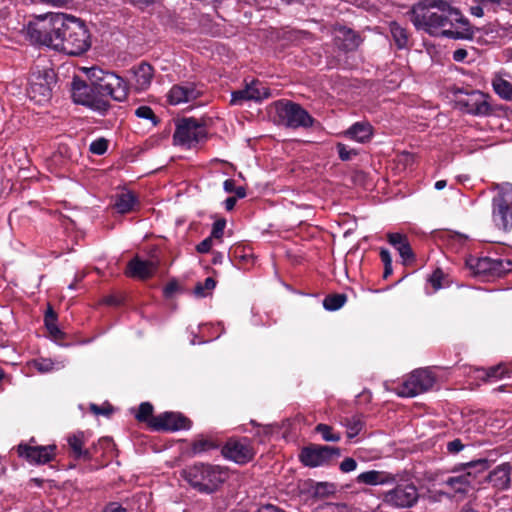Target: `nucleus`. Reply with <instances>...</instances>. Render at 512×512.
<instances>
[{"label": "nucleus", "instance_id": "22", "mask_svg": "<svg viewBox=\"0 0 512 512\" xmlns=\"http://www.w3.org/2000/svg\"><path fill=\"white\" fill-rule=\"evenodd\" d=\"M387 241L399 252L404 263L414 259V253L406 235L402 233H388Z\"/></svg>", "mask_w": 512, "mask_h": 512}, {"label": "nucleus", "instance_id": "34", "mask_svg": "<svg viewBox=\"0 0 512 512\" xmlns=\"http://www.w3.org/2000/svg\"><path fill=\"white\" fill-rule=\"evenodd\" d=\"M494 91L503 99H512V83L501 78L496 77L492 82Z\"/></svg>", "mask_w": 512, "mask_h": 512}, {"label": "nucleus", "instance_id": "61", "mask_svg": "<svg viewBox=\"0 0 512 512\" xmlns=\"http://www.w3.org/2000/svg\"><path fill=\"white\" fill-rule=\"evenodd\" d=\"M223 188L225 192L232 193L235 190V182L232 179H227L224 181Z\"/></svg>", "mask_w": 512, "mask_h": 512}, {"label": "nucleus", "instance_id": "29", "mask_svg": "<svg viewBox=\"0 0 512 512\" xmlns=\"http://www.w3.org/2000/svg\"><path fill=\"white\" fill-rule=\"evenodd\" d=\"M467 111L472 114H485L489 110V105L485 99V95L479 91H473L468 95L465 101Z\"/></svg>", "mask_w": 512, "mask_h": 512}, {"label": "nucleus", "instance_id": "31", "mask_svg": "<svg viewBox=\"0 0 512 512\" xmlns=\"http://www.w3.org/2000/svg\"><path fill=\"white\" fill-rule=\"evenodd\" d=\"M137 203L136 196L130 192L120 193L115 200V208L117 212L124 214L132 211Z\"/></svg>", "mask_w": 512, "mask_h": 512}, {"label": "nucleus", "instance_id": "58", "mask_svg": "<svg viewBox=\"0 0 512 512\" xmlns=\"http://www.w3.org/2000/svg\"><path fill=\"white\" fill-rule=\"evenodd\" d=\"M39 1L44 4L54 6V7H62L64 5H66L68 2H70L71 0H39Z\"/></svg>", "mask_w": 512, "mask_h": 512}, {"label": "nucleus", "instance_id": "62", "mask_svg": "<svg viewBox=\"0 0 512 512\" xmlns=\"http://www.w3.org/2000/svg\"><path fill=\"white\" fill-rule=\"evenodd\" d=\"M258 512H283L281 509L277 508L274 505L268 504L260 507Z\"/></svg>", "mask_w": 512, "mask_h": 512}, {"label": "nucleus", "instance_id": "15", "mask_svg": "<svg viewBox=\"0 0 512 512\" xmlns=\"http://www.w3.org/2000/svg\"><path fill=\"white\" fill-rule=\"evenodd\" d=\"M149 425L156 431H177L190 428V420L180 413L164 412L158 416L152 417Z\"/></svg>", "mask_w": 512, "mask_h": 512}, {"label": "nucleus", "instance_id": "59", "mask_svg": "<svg viewBox=\"0 0 512 512\" xmlns=\"http://www.w3.org/2000/svg\"><path fill=\"white\" fill-rule=\"evenodd\" d=\"M177 289H178V286L176 283H174V282L169 283L164 288V294H165V296L170 297L177 291Z\"/></svg>", "mask_w": 512, "mask_h": 512}, {"label": "nucleus", "instance_id": "60", "mask_svg": "<svg viewBox=\"0 0 512 512\" xmlns=\"http://www.w3.org/2000/svg\"><path fill=\"white\" fill-rule=\"evenodd\" d=\"M236 202H237V198L236 197H228L225 201H224V207L227 211H231L235 205H236Z\"/></svg>", "mask_w": 512, "mask_h": 512}, {"label": "nucleus", "instance_id": "3", "mask_svg": "<svg viewBox=\"0 0 512 512\" xmlns=\"http://www.w3.org/2000/svg\"><path fill=\"white\" fill-rule=\"evenodd\" d=\"M184 477L197 491L211 494L229 478V471L219 465L197 463L184 471Z\"/></svg>", "mask_w": 512, "mask_h": 512}, {"label": "nucleus", "instance_id": "38", "mask_svg": "<svg viewBox=\"0 0 512 512\" xmlns=\"http://www.w3.org/2000/svg\"><path fill=\"white\" fill-rule=\"evenodd\" d=\"M316 431L322 436L323 440L327 442H338L341 439L340 434L333 432L332 427L327 424H318Z\"/></svg>", "mask_w": 512, "mask_h": 512}, {"label": "nucleus", "instance_id": "1", "mask_svg": "<svg viewBox=\"0 0 512 512\" xmlns=\"http://www.w3.org/2000/svg\"><path fill=\"white\" fill-rule=\"evenodd\" d=\"M410 20L417 30L434 37L470 39L469 21L444 0H425L413 6Z\"/></svg>", "mask_w": 512, "mask_h": 512}, {"label": "nucleus", "instance_id": "23", "mask_svg": "<svg viewBox=\"0 0 512 512\" xmlns=\"http://www.w3.org/2000/svg\"><path fill=\"white\" fill-rule=\"evenodd\" d=\"M335 42L339 48L350 51L359 46L360 38L353 30L340 27L335 31Z\"/></svg>", "mask_w": 512, "mask_h": 512}, {"label": "nucleus", "instance_id": "51", "mask_svg": "<svg viewBox=\"0 0 512 512\" xmlns=\"http://www.w3.org/2000/svg\"><path fill=\"white\" fill-rule=\"evenodd\" d=\"M212 245H213V238L209 236L197 245V251L199 253H207L210 251Z\"/></svg>", "mask_w": 512, "mask_h": 512}, {"label": "nucleus", "instance_id": "25", "mask_svg": "<svg viewBox=\"0 0 512 512\" xmlns=\"http://www.w3.org/2000/svg\"><path fill=\"white\" fill-rule=\"evenodd\" d=\"M475 476L466 471L459 475L451 476L445 481V485L456 493L466 494L472 486Z\"/></svg>", "mask_w": 512, "mask_h": 512}, {"label": "nucleus", "instance_id": "5", "mask_svg": "<svg viewBox=\"0 0 512 512\" xmlns=\"http://www.w3.org/2000/svg\"><path fill=\"white\" fill-rule=\"evenodd\" d=\"M89 86H94L103 94H108L116 101L126 99L128 87L123 78L113 72L104 71L98 67L87 69Z\"/></svg>", "mask_w": 512, "mask_h": 512}, {"label": "nucleus", "instance_id": "53", "mask_svg": "<svg viewBox=\"0 0 512 512\" xmlns=\"http://www.w3.org/2000/svg\"><path fill=\"white\" fill-rule=\"evenodd\" d=\"M484 9L485 7L483 5L479 3H474L473 5L470 6V13L476 17H483Z\"/></svg>", "mask_w": 512, "mask_h": 512}, {"label": "nucleus", "instance_id": "42", "mask_svg": "<svg viewBox=\"0 0 512 512\" xmlns=\"http://www.w3.org/2000/svg\"><path fill=\"white\" fill-rule=\"evenodd\" d=\"M135 115L139 118L150 120L153 125L157 124V118L152 111V109L148 106H140L135 110Z\"/></svg>", "mask_w": 512, "mask_h": 512}, {"label": "nucleus", "instance_id": "26", "mask_svg": "<svg viewBox=\"0 0 512 512\" xmlns=\"http://www.w3.org/2000/svg\"><path fill=\"white\" fill-rule=\"evenodd\" d=\"M344 135L356 142L365 143L371 139L373 130L368 122H356L345 131Z\"/></svg>", "mask_w": 512, "mask_h": 512}, {"label": "nucleus", "instance_id": "63", "mask_svg": "<svg viewBox=\"0 0 512 512\" xmlns=\"http://www.w3.org/2000/svg\"><path fill=\"white\" fill-rule=\"evenodd\" d=\"M234 193L236 194L237 198H244L246 196V190L244 187H235Z\"/></svg>", "mask_w": 512, "mask_h": 512}, {"label": "nucleus", "instance_id": "37", "mask_svg": "<svg viewBox=\"0 0 512 512\" xmlns=\"http://www.w3.org/2000/svg\"><path fill=\"white\" fill-rule=\"evenodd\" d=\"M216 286V282L212 277L205 279L203 283H198L194 288V295L198 298H204L211 294Z\"/></svg>", "mask_w": 512, "mask_h": 512}, {"label": "nucleus", "instance_id": "40", "mask_svg": "<svg viewBox=\"0 0 512 512\" xmlns=\"http://www.w3.org/2000/svg\"><path fill=\"white\" fill-rule=\"evenodd\" d=\"M444 278V274L440 269L435 270L428 278V284L431 285L432 290L426 287V293L431 294L443 287L441 281Z\"/></svg>", "mask_w": 512, "mask_h": 512}, {"label": "nucleus", "instance_id": "2", "mask_svg": "<svg viewBox=\"0 0 512 512\" xmlns=\"http://www.w3.org/2000/svg\"><path fill=\"white\" fill-rule=\"evenodd\" d=\"M68 17L64 13L39 15L28 24L27 35L33 43L55 49L54 39L61 38L60 34L65 32Z\"/></svg>", "mask_w": 512, "mask_h": 512}, {"label": "nucleus", "instance_id": "24", "mask_svg": "<svg viewBox=\"0 0 512 512\" xmlns=\"http://www.w3.org/2000/svg\"><path fill=\"white\" fill-rule=\"evenodd\" d=\"M395 481L396 478L393 474L376 470L366 471L357 476L358 483L367 485H384Z\"/></svg>", "mask_w": 512, "mask_h": 512}, {"label": "nucleus", "instance_id": "13", "mask_svg": "<svg viewBox=\"0 0 512 512\" xmlns=\"http://www.w3.org/2000/svg\"><path fill=\"white\" fill-rule=\"evenodd\" d=\"M467 265L476 275L501 277L502 275L512 271V261L502 258H469Z\"/></svg>", "mask_w": 512, "mask_h": 512}, {"label": "nucleus", "instance_id": "11", "mask_svg": "<svg viewBox=\"0 0 512 512\" xmlns=\"http://www.w3.org/2000/svg\"><path fill=\"white\" fill-rule=\"evenodd\" d=\"M340 455V449L337 447L310 445L301 450L299 459L304 466L315 468L330 465Z\"/></svg>", "mask_w": 512, "mask_h": 512}, {"label": "nucleus", "instance_id": "33", "mask_svg": "<svg viewBox=\"0 0 512 512\" xmlns=\"http://www.w3.org/2000/svg\"><path fill=\"white\" fill-rule=\"evenodd\" d=\"M390 33L392 38L399 49H404L408 46L409 35L407 30L399 25L397 22L390 24Z\"/></svg>", "mask_w": 512, "mask_h": 512}, {"label": "nucleus", "instance_id": "64", "mask_svg": "<svg viewBox=\"0 0 512 512\" xmlns=\"http://www.w3.org/2000/svg\"><path fill=\"white\" fill-rule=\"evenodd\" d=\"M446 184L447 183L445 180H439L435 183V189L442 190L446 186Z\"/></svg>", "mask_w": 512, "mask_h": 512}, {"label": "nucleus", "instance_id": "41", "mask_svg": "<svg viewBox=\"0 0 512 512\" xmlns=\"http://www.w3.org/2000/svg\"><path fill=\"white\" fill-rule=\"evenodd\" d=\"M153 406L149 402H143L140 404L136 418L139 421H150L152 418Z\"/></svg>", "mask_w": 512, "mask_h": 512}, {"label": "nucleus", "instance_id": "48", "mask_svg": "<svg viewBox=\"0 0 512 512\" xmlns=\"http://www.w3.org/2000/svg\"><path fill=\"white\" fill-rule=\"evenodd\" d=\"M337 150L340 159L343 161L350 160L352 156L356 154L354 150L349 149L346 145L341 143L337 144Z\"/></svg>", "mask_w": 512, "mask_h": 512}, {"label": "nucleus", "instance_id": "56", "mask_svg": "<svg viewBox=\"0 0 512 512\" xmlns=\"http://www.w3.org/2000/svg\"><path fill=\"white\" fill-rule=\"evenodd\" d=\"M467 51L465 49H457L453 52V60L456 62H462L467 57Z\"/></svg>", "mask_w": 512, "mask_h": 512}, {"label": "nucleus", "instance_id": "18", "mask_svg": "<svg viewBox=\"0 0 512 512\" xmlns=\"http://www.w3.org/2000/svg\"><path fill=\"white\" fill-rule=\"evenodd\" d=\"M224 456L238 464H245L254 457L253 448L248 439L228 442L223 449Z\"/></svg>", "mask_w": 512, "mask_h": 512}, {"label": "nucleus", "instance_id": "27", "mask_svg": "<svg viewBox=\"0 0 512 512\" xmlns=\"http://www.w3.org/2000/svg\"><path fill=\"white\" fill-rule=\"evenodd\" d=\"M489 482L498 489H506L510 484V465L501 464L489 474Z\"/></svg>", "mask_w": 512, "mask_h": 512}, {"label": "nucleus", "instance_id": "19", "mask_svg": "<svg viewBox=\"0 0 512 512\" xmlns=\"http://www.w3.org/2000/svg\"><path fill=\"white\" fill-rule=\"evenodd\" d=\"M202 94V89L191 82H184L171 87L168 92V101L172 105H179L197 99Z\"/></svg>", "mask_w": 512, "mask_h": 512}, {"label": "nucleus", "instance_id": "21", "mask_svg": "<svg viewBox=\"0 0 512 512\" xmlns=\"http://www.w3.org/2000/svg\"><path fill=\"white\" fill-rule=\"evenodd\" d=\"M131 73L132 78L130 79V83L135 90L144 91L150 87L154 76V70L150 64L142 62L133 67Z\"/></svg>", "mask_w": 512, "mask_h": 512}, {"label": "nucleus", "instance_id": "50", "mask_svg": "<svg viewBox=\"0 0 512 512\" xmlns=\"http://www.w3.org/2000/svg\"><path fill=\"white\" fill-rule=\"evenodd\" d=\"M90 409L95 415L108 416L112 412V407L109 404H105L102 407L96 404H91Z\"/></svg>", "mask_w": 512, "mask_h": 512}, {"label": "nucleus", "instance_id": "10", "mask_svg": "<svg viewBox=\"0 0 512 512\" xmlns=\"http://www.w3.org/2000/svg\"><path fill=\"white\" fill-rule=\"evenodd\" d=\"M435 383V377L426 369L413 371L395 391L401 397H414L430 390Z\"/></svg>", "mask_w": 512, "mask_h": 512}, {"label": "nucleus", "instance_id": "12", "mask_svg": "<svg viewBox=\"0 0 512 512\" xmlns=\"http://www.w3.org/2000/svg\"><path fill=\"white\" fill-rule=\"evenodd\" d=\"M419 498L417 487L408 481L398 483L393 489L383 494V502L395 508H410Z\"/></svg>", "mask_w": 512, "mask_h": 512}, {"label": "nucleus", "instance_id": "43", "mask_svg": "<svg viewBox=\"0 0 512 512\" xmlns=\"http://www.w3.org/2000/svg\"><path fill=\"white\" fill-rule=\"evenodd\" d=\"M108 148V141L104 138H98L90 144V151L95 155H103Z\"/></svg>", "mask_w": 512, "mask_h": 512}, {"label": "nucleus", "instance_id": "49", "mask_svg": "<svg viewBox=\"0 0 512 512\" xmlns=\"http://www.w3.org/2000/svg\"><path fill=\"white\" fill-rule=\"evenodd\" d=\"M357 462L353 458H345L340 464V470L344 473L352 472L356 469Z\"/></svg>", "mask_w": 512, "mask_h": 512}, {"label": "nucleus", "instance_id": "28", "mask_svg": "<svg viewBox=\"0 0 512 512\" xmlns=\"http://www.w3.org/2000/svg\"><path fill=\"white\" fill-rule=\"evenodd\" d=\"M67 362L65 358H37L31 361L30 365L40 373H50L63 369Z\"/></svg>", "mask_w": 512, "mask_h": 512}, {"label": "nucleus", "instance_id": "47", "mask_svg": "<svg viewBox=\"0 0 512 512\" xmlns=\"http://www.w3.org/2000/svg\"><path fill=\"white\" fill-rule=\"evenodd\" d=\"M225 221L224 220H218L213 224L212 232L210 237L213 239H221L224 233L225 228Z\"/></svg>", "mask_w": 512, "mask_h": 512}, {"label": "nucleus", "instance_id": "35", "mask_svg": "<svg viewBox=\"0 0 512 512\" xmlns=\"http://www.w3.org/2000/svg\"><path fill=\"white\" fill-rule=\"evenodd\" d=\"M344 425L347 428V436L352 439L356 437L363 428V421L360 416H352L345 419Z\"/></svg>", "mask_w": 512, "mask_h": 512}, {"label": "nucleus", "instance_id": "55", "mask_svg": "<svg viewBox=\"0 0 512 512\" xmlns=\"http://www.w3.org/2000/svg\"><path fill=\"white\" fill-rule=\"evenodd\" d=\"M474 3H479L485 8H493L496 5L502 4L503 0H473Z\"/></svg>", "mask_w": 512, "mask_h": 512}, {"label": "nucleus", "instance_id": "16", "mask_svg": "<svg viewBox=\"0 0 512 512\" xmlns=\"http://www.w3.org/2000/svg\"><path fill=\"white\" fill-rule=\"evenodd\" d=\"M270 96L269 89L259 81H252L244 89L233 91L230 103L232 105H243L245 101H261Z\"/></svg>", "mask_w": 512, "mask_h": 512}, {"label": "nucleus", "instance_id": "57", "mask_svg": "<svg viewBox=\"0 0 512 512\" xmlns=\"http://www.w3.org/2000/svg\"><path fill=\"white\" fill-rule=\"evenodd\" d=\"M103 512H127L125 508L117 503H110L106 506Z\"/></svg>", "mask_w": 512, "mask_h": 512}, {"label": "nucleus", "instance_id": "54", "mask_svg": "<svg viewBox=\"0 0 512 512\" xmlns=\"http://www.w3.org/2000/svg\"><path fill=\"white\" fill-rule=\"evenodd\" d=\"M380 257H381V260H382L384 266H391L392 257H391L390 252L387 249L381 248Z\"/></svg>", "mask_w": 512, "mask_h": 512}, {"label": "nucleus", "instance_id": "39", "mask_svg": "<svg viewBox=\"0 0 512 512\" xmlns=\"http://www.w3.org/2000/svg\"><path fill=\"white\" fill-rule=\"evenodd\" d=\"M336 486L333 483L318 482L313 488V494L316 497L324 498L334 494Z\"/></svg>", "mask_w": 512, "mask_h": 512}, {"label": "nucleus", "instance_id": "52", "mask_svg": "<svg viewBox=\"0 0 512 512\" xmlns=\"http://www.w3.org/2000/svg\"><path fill=\"white\" fill-rule=\"evenodd\" d=\"M464 448V445L459 439H455L447 444V450L450 453H458Z\"/></svg>", "mask_w": 512, "mask_h": 512}, {"label": "nucleus", "instance_id": "36", "mask_svg": "<svg viewBox=\"0 0 512 512\" xmlns=\"http://www.w3.org/2000/svg\"><path fill=\"white\" fill-rule=\"evenodd\" d=\"M346 302L344 294H334L327 296L323 301V306L328 311H336L340 309Z\"/></svg>", "mask_w": 512, "mask_h": 512}, {"label": "nucleus", "instance_id": "7", "mask_svg": "<svg viewBox=\"0 0 512 512\" xmlns=\"http://www.w3.org/2000/svg\"><path fill=\"white\" fill-rule=\"evenodd\" d=\"M108 94H103L94 86H89L80 79L72 83V99L76 104L89 107L94 111L104 113L109 108Z\"/></svg>", "mask_w": 512, "mask_h": 512}, {"label": "nucleus", "instance_id": "46", "mask_svg": "<svg viewBox=\"0 0 512 512\" xmlns=\"http://www.w3.org/2000/svg\"><path fill=\"white\" fill-rule=\"evenodd\" d=\"M213 447L212 442L206 439H200L193 443L192 449L194 453H201Z\"/></svg>", "mask_w": 512, "mask_h": 512}, {"label": "nucleus", "instance_id": "6", "mask_svg": "<svg viewBox=\"0 0 512 512\" xmlns=\"http://www.w3.org/2000/svg\"><path fill=\"white\" fill-rule=\"evenodd\" d=\"M497 194L492 201V219L496 227L502 230L512 228V185L497 184Z\"/></svg>", "mask_w": 512, "mask_h": 512}, {"label": "nucleus", "instance_id": "45", "mask_svg": "<svg viewBox=\"0 0 512 512\" xmlns=\"http://www.w3.org/2000/svg\"><path fill=\"white\" fill-rule=\"evenodd\" d=\"M507 370L503 365H497L490 367L487 371V378L489 379H501L506 376Z\"/></svg>", "mask_w": 512, "mask_h": 512}, {"label": "nucleus", "instance_id": "20", "mask_svg": "<svg viewBox=\"0 0 512 512\" xmlns=\"http://www.w3.org/2000/svg\"><path fill=\"white\" fill-rule=\"evenodd\" d=\"M158 265L157 260H142L135 257L129 261L126 273L130 277L144 280L151 278L156 273Z\"/></svg>", "mask_w": 512, "mask_h": 512}, {"label": "nucleus", "instance_id": "44", "mask_svg": "<svg viewBox=\"0 0 512 512\" xmlns=\"http://www.w3.org/2000/svg\"><path fill=\"white\" fill-rule=\"evenodd\" d=\"M468 240V237L466 235H463L458 232H450L448 233V243L451 246H455V248H458L462 245H464Z\"/></svg>", "mask_w": 512, "mask_h": 512}, {"label": "nucleus", "instance_id": "8", "mask_svg": "<svg viewBox=\"0 0 512 512\" xmlns=\"http://www.w3.org/2000/svg\"><path fill=\"white\" fill-rule=\"evenodd\" d=\"M205 127L194 118H183L176 122L173 134L174 144L186 149L194 148L206 139Z\"/></svg>", "mask_w": 512, "mask_h": 512}, {"label": "nucleus", "instance_id": "9", "mask_svg": "<svg viewBox=\"0 0 512 512\" xmlns=\"http://www.w3.org/2000/svg\"><path fill=\"white\" fill-rule=\"evenodd\" d=\"M55 74L51 69L34 71L29 79L27 95L31 101L43 105L51 99Z\"/></svg>", "mask_w": 512, "mask_h": 512}, {"label": "nucleus", "instance_id": "4", "mask_svg": "<svg viewBox=\"0 0 512 512\" xmlns=\"http://www.w3.org/2000/svg\"><path fill=\"white\" fill-rule=\"evenodd\" d=\"M65 32L68 33V39L63 40L55 37V50L68 55H80L87 51L90 46L89 34L80 19L69 15Z\"/></svg>", "mask_w": 512, "mask_h": 512}, {"label": "nucleus", "instance_id": "32", "mask_svg": "<svg viewBox=\"0 0 512 512\" xmlns=\"http://www.w3.org/2000/svg\"><path fill=\"white\" fill-rule=\"evenodd\" d=\"M45 326L54 340H61L64 338V333L60 330L57 325V315L51 306L48 307L45 318Z\"/></svg>", "mask_w": 512, "mask_h": 512}, {"label": "nucleus", "instance_id": "17", "mask_svg": "<svg viewBox=\"0 0 512 512\" xmlns=\"http://www.w3.org/2000/svg\"><path fill=\"white\" fill-rule=\"evenodd\" d=\"M56 447L30 446L28 444H19L17 451L20 457L25 458L31 464H45L53 459Z\"/></svg>", "mask_w": 512, "mask_h": 512}, {"label": "nucleus", "instance_id": "14", "mask_svg": "<svg viewBox=\"0 0 512 512\" xmlns=\"http://www.w3.org/2000/svg\"><path fill=\"white\" fill-rule=\"evenodd\" d=\"M276 110L280 121L287 127H309L313 123L312 117L298 104L279 102Z\"/></svg>", "mask_w": 512, "mask_h": 512}, {"label": "nucleus", "instance_id": "30", "mask_svg": "<svg viewBox=\"0 0 512 512\" xmlns=\"http://www.w3.org/2000/svg\"><path fill=\"white\" fill-rule=\"evenodd\" d=\"M67 441L76 458H91L89 450L83 449V446L87 442V437L84 432L79 431L68 436Z\"/></svg>", "mask_w": 512, "mask_h": 512}]
</instances>
